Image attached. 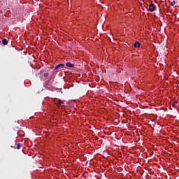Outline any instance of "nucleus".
I'll list each match as a JSON object with an SVG mask.
<instances>
[{
    "instance_id": "9",
    "label": "nucleus",
    "mask_w": 179,
    "mask_h": 179,
    "mask_svg": "<svg viewBox=\"0 0 179 179\" xmlns=\"http://www.w3.org/2000/svg\"><path fill=\"white\" fill-rule=\"evenodd\" d=\"M170 5H171V6H174L176 5V1H173L171 2V3H170Z\"/></svg>"
},
{
    "instance_id": "6",
    "label": "nucleus",
    "mask_w": 179,
    "mask_h": 179,
    "mask_svg": "<svg viewBox=\"0 0 179 179\" xmlns=\"http://www.w3.org/2000/svg\"><path fill=\"white\" fill-rule=\"evenodd\" d=\"M20 148H22V144H20V143H17V147L16 148H15V149H20Z\"/></svg>"
},
{
    "instance_id": "8",
    "label": "nucleus",
    "mask_w": 179,
    "mask_h": 179,
    "mask_svg": "<svg viewBox=\"0 0 179 179\" xmlns=\"http://www.w3.org/2000/svg\"><path fill=\"white\" fill-rule=\"evenodd\" d=\"M178 103V101H174V103H172V107H176V104Z\"/></svg>"
},
{
    "instance_id": "11",
    "label": "nucleus",
    "mask_w": 179,
    "mask_h": 179,
    "mask_svg": "<svg viewBox=\"0 0 179 179\" xmlns=\"http://www.w3.org/2000/svg\"><path fill=\"white\" fill-rule=\"evenodd\" d=\"M44 72H45V70L43 69V70H41V71L39 72V73H40V75H43V73H44Z\"/></svg>"
},
{
    "instance_id": "10",
    "label": "nucleus",
    "mask_w": 179,
    "mask_h": 179,
    "mask_svg": "<svg viewBox=\"0 0 179 179\" xmlns=\"http://www.w3.org/2000/svg\"><path fill=\"white\" fill-rule=\"evenodd\" d=\"M57 103H58V105H59V106H61V104H62V101H61L60 99H59V100L57 101Z\"/></svg>"
},
{
    "instance_id": "4",
    "label": "nucleus",
    "mask_w": 179,
    "mask_h": 179,
    "mask_svg": "<svg viewBox=\"0 0 179 179\" xmlns=\"http://www.w3.org/2000/svg\"><path fill=\"white\" fill-rule=\"evenodd\" d=\"M134 47L135 48H139V47H141V43L139 42H135Z\"/></svg>"
},
{
    "instance_id": "7",
    "label": "nucleus",
    "mask_w": 179,
    "mask_h": 179,
    "mask_svg": "<svg viewBox=\"0 0 179 179\" xmlns=\"http://www.w3.org/2000/svg\"><path fill=\"white\" fill-rule=\"evenodd\" d=\"M43 76H44V78H48V76H50V73H45L43 74Z\"/></svg>"
},
{
    "instance_id": "2",
    "label": "nucleus",
    "mask_w": 179,
    "mask_h": 179,
    "mask_svg": "<svg viewBox=\"0 0 179 179\" xmlns=\"http://www.w3.org/2000/svg\"><path fill=\"white\" fill-rule=\"evenodd\" d=\"M155 9H156V6L155 4H150L149 5V10L150 12H155Z\"/></svg>"
},
{
    "instance_id": "12",
    "label": "nucleus",
    "mask_w": 179,
    "mask_h": 179,
    "mask_svg": "<svg viewBox=\"0 0 179 179\" xmlns=\"http://www.w3.org/2000/svg\"><path fill=\"white\" fill-rule=\"evenodd\" d=\"M0 43H1V41H0Z\"/></svg>"
},
{
    "instance_id": "5",
    "label": "nucleus",
    "mask_w": 179,
    "mask_h": 179,
    "mask_svg": "<svg viewBox=\"0 0 179 179\" xmlns=\"http://www.w3.org/2000/svg\"><path fill=\"white\" fill-rule=\"evenodd\" d=\"M2 43L3 44V45H8V39L6 38L3 39Z\"/></svg>"
},
{
    "instance_id": "1",
    "label": "nucleus",
    "mask_w": 179,
    "mask_h": 179,
    "mask_svg": "<svg viewBox=\"0 0 179 179\" xmlns=\"http://www.w3.org/2000/svg\"><path fill=\"white\" fill-rule=\"evenodd\" d=\"M64 68H65L64 64H58L55 67V71H56V72H61V71H64Z\"/></svg>"
},
{
    "instance_id": "3",
    "label": "nucleus",
    "mask_w": 179,
    "mask_h": 179,
    "mask_svg": "<svg viewBox=\"0 0 179 179\" xmlns=\"http://www.w3.org/2000/svg\"><path fill=\"white\" fill-rule=\"evenodd\" d=\"M66 66L68 68H75V64H72L71 62L66 63Z\"/></svg>"
}]
</instances>
